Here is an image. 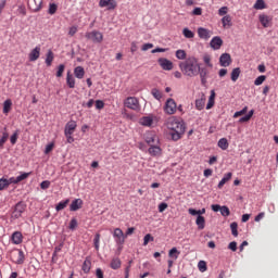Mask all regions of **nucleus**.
<instances>
[{"mask_svg":"<svg viewBox=\"0 0 278 278\" xmlns=\"http://www.w3.org/2000/svg\"><path fill=\"white\" fill-rule=\"evenodd\" d=\"M167 129H169V136L174 142L181 140V136L186 134V122L184 119H177L172 117L166 123Z\"/></svg>","mask_w":278,"mask_h":278,"instance_id":"obj_1","label":"nucleus"},{"mask_svg":"<svg viewBox=\"0 0 278 278\" xmlns=\"http://www.w3.org/2000/svg\"><path fill=\"white\" fill-rule=\"evenodd\" d=\"M199 66H201V63H199V59L195 56H189L185 62L179 63L181 73L187 77H197L199 75Z\"/></svg>","mask_w":278,"mask_h":278,"instance_id":"obj_2","label":"nucleus"},{"mask_svg":"<svg viewBox=\"0 0 278 278\" xmlns=\"http://www.w3.org/2000/svg\"><path fill=\"white\" fill-rule=\"evenodd\" d=\"M25 210H27V204H25L23 201L17 202L13 207L12 218H21V216H23L25 213Z\"/></svg>","mask_w":278,"mask_h":278,"instance_id":"obj_3","label":"nucleus"},{"mask_svg":"<svg viewBox=\"0 0 278 278\" xmlns=\"http://www.w3.org/2000/svg\"><path fill=\"white\" fill-rule=\"evenodd\" d=\"M125 108H128V110H134L135 112H140V101H138V98L136 97H128L124 101Z\"/></svg>","mask_w":278,"mask_h":278,"instance_id":"obj_4","label":"nucleus"},{"mask_svg":"<svg viewBox=\"0 0 278 278\" xmlns=\"http://www.w3.org/2000/svg\"><path fill=\"white\" fill-rule=\"evenodd\" d=\"M12 262L18 266L25 264V252H23L21 249H14Z\"/></svg>","mask_w":278,"mask_h":278,"instance_id":"obj_5","label":"nucleus"},{"mask_svg":"<svg viewBox=\"0 0 278 278\" xmlns=\"http://www.w3.org/2000/svg\"><path fill=\"white\" fill-rule=\"evenodd\" d=\"M113 238L117 247H123V244H125V239L127 238V236H125V232H123V229L115 228L113 232Z\"/></svg>","mask_w":278,"mask_h":278,"instance_id":"obj_6","label":"nucleus"},{"mask_svg":"<svg viewBox=\"0 0 278 278\" xmlns=\"http://www.w3.org/2000/svg\"><path fill=\"white\" fill-rule=\"evenodd\" d=\"M85 38L92 40V42L101 43L103 42V33L99 30H92L90 33H86Z\"/></svg>","mask_w":278,"mask_h":278,"instance_id":"obj_7","label":"nucleus"},{"mask_svg":"<svg viewBox=\"0 0 278 278\" xmlns=\"http://www.w3.org/2000/svg\"><path fill=\"white\" fill-rule=\"evenodd\" d=\"M164 112L165 114L173 115L175 112H177V102H175V99H167L164 105Z\"/></svg>","mask_w":278,"mask_h":278,"instance_id":"obj_8","label":"nucleus"},{"mask_svg":"<svg viewBox=\"0 0 278 278\" xmlns=\"http://www.w3.org/2000/svg\"><path fill=\"white\" fill-rule=\"evenodd\" d=\"M211 208L213 212H220L224 217L230 216L231 214V211H229V206L227 205L220 206V204H212Z\"/></svg>","mask_w":278,"mask_h":278,"instance_id":"obj_9","label":"nucleus"},{"mask_svg":"<svg viewBox=\"0 0 278 278\" xmlns=\"http://www.w3.org/2000/svg\"><path fill=\"white\" fill-rule=\"evenodd\" d=\"M258 21H260L261 25L265 28L273 26V16H270V15L260 14Z\"/></svg>","mask_w":278,"mask_h":278,"instance_id":"obj_10","label":"nucleus"},{"mask_svg":"<svg viewBox=\"0 0 278 278\" xmlns=\"http://www.w3.org/2000/svg\"><path fill=\"white\" fill-rule=\"evenodd\" d=\"M231 54L225 52L219 56V64L220 66H223L224 68H227V66H231Z\"/></svg>","mask_w":278,"mask_h":278,"instance_id":"obj_11","label":"nucleus"},{"mask_svg":"<svg viewBox=\"0 0 278 278\" xmlns=\"http://www.w3.org/2000/svg\"><path fill=\"white\" fill-rule=\"evenodd\" d=\"M207 67H198V75H200V81L202 86H207Z\"/></svg>","mask_w":278,"mask_h":278,"instance_id":"obj_12","label":"nucleus"},{"mask_svg":"<svg viewBox=\"0 0 278 278\" xmlns=\"http://www.w3.org/2000/svg\"><path fill=\"white\" fill-rule=\"evenodd\" d=\"M157 63L160 64L161 68H163V71H173V63L170 60L166 58H160Z\"/></svg>","mask_w":278,"mask_h":278,"instance_id":"obj_13","label":"nucleus"},{"mask_svg":"<svg viewBox=\"0 0 278 278\" xmlns=\"http://www.w3.org/2000/svg\"><path fill=\"white\" fill-rule=\"evenodd\" d=\"M28 8L33 12H40L42 10V0H28Z\"/></svg>","mask_w":278,"mask_h":278,"instance_id":"obj_14","label":"nucleus"},{"mask_svg":"<svg viewBox=\"0 0 278 278\" xmlns=\"http://www.w3.org/2000/svg\"><path fill=\"white\" fill-rule=\"evenodd\" d=\"M116 0H100L99 7L100 8H108V10H116Z\"/></svg>","mask_w":278,"mask_h":278,"instance_id":"obj_15","label":"nucleus"},{"mask_svg":"<svg viewBox=\"0 0 278 278\" xmlns=\"http://www.w3.org/2000/svg\"><path fill=\"white\" fill-rule=\"evenodd\" d=\"M210 46L212 47V49L214 51H218V49H220V47H223V39L219 36H215L210 41Z\"/></svg>","mask_w":278,"mask_h":278,"instance_id":"obj_16","label":"nucleus"},{"mask_svg":"<svg viewBox=\"0 0 278 278\" xmlns=\"http://www.w3.org/2000/svg\"><path fill=\"white\" fill-rule=\"evenodd\" d=\"M31 175V172L29 173H21L20 176L17 177H11L10 178V182L11 184H21V181H25V179H27V177H29Z\"/></svg>","mask_w":278,"mask_h":278,"instance_id":"obj_17","label":"nucleus"},{"mask_svg":"<svg viewBox=\"0 0 278 278\" xmlns=\"http://www.w3.org/2000/svg\"><path fill=\"white\" fill-rule=\"evenodd\" d=\"M84 205V200L81 199H75L71 205H70V212H77L78 210H81V206Z\"/></svg>","mask_w":278,"mask_h":278,"instance_id":"obj_18","label":"nucleus"},{"mask_svg":"<svg viewBox=\"0 0 278 278\" xmlns=\"http://www.w3.org/2000/svg\"><path fill=\"white\" fill-rule=\"evenodd\" d=\"M75 129H77V122L70 121L65 125L64 134H74Z\"/></svg>","mask_w":278,"mask_h":278,"instance_id":"obj_19","label":"nucleus"},{"mask_svg":"<svg viewBox=\"0 0 278 278\" xmlns=\"http://www.w3.org/2000/svg\"><path fill=\"white\" fill-rule=\"evenodd\" d=\"M29 62H36L40 58V46L35 47L28 55Z\"/></svg>","mask_w":278,"mask_h":278,"instance_id":"obj_20","label":"nucleus"},{"mask_svg":"<svg viewBox=\"0 0 278 278\" xmlns=\"http://www.w3.org/2000/svg\"><path fill=\"white\" fill-rule=\"evenodd\" d=\"M198 36L202 40H210V38H211L210 30L207 28H203V27L198 28Z\"/></svg>","mask_w":278,"mask_h":278,"instance_id":"obj_21","label":"nucleus"},{"mask_svg":"<svg viewBox=\"0 0 278 278\" xmlns=\"http://www.w3.org/2000/svg\"><path fill=\"white\" fill-rule=\"evenodd\" d=\"M11 241L13 244H21L23 242V233L21 231H15L11 236Z\"/></svg>","mask_w":278,"mask_h":278,"instance_id":"obj_22","label":"nucleus"},{"mask_svg":"<svg viewBox=\"0 0 278 278\" xmlns=\"http://www.w3.org/2000/svg\"><path fill=\"white\" fill-rule=\"evenodd\" d=\"M148 153L152 155V157H156V155H162V148H160V146H150Z\"/></svg>","mask_w":278,"mask_h":278,"instance_id":"obj_23","label":"nucleus"},{"mask_svg":"<svg viewBox=\"0 0 278 278\" xmlns=\"http://www.w3.org/2000/svg\"><path fill=\"white\" fill-rule=\"evenodd\" d=\"M8 128L4 127V131H2V136L0 138V151L4 149L8 139L10 138V134H8Z\"/></svg>","mask_w":278,"mask_h":278,"instance_id":"obj_24","label":"nucleus"},{"mask_svg":"<svg viewBox=\"0 0 278 278\" xmlns=\"http://www.w3.org/2000/svg\"><path fill=\"white\" fill-rule=\"evenodd\" d=\"M123 262L121 261V258L114 257L111 260L110 268H112V270H118V268H121Z\"/></svg>","mask_w":278,"mask_h":278,"instance_id":"obj_25","label":"nucleus"},{"mask_svg":"<svg viewBox=\"0 0 278 278\" xmlns=\"http://www.w3.org/2000/svg\"><path fill=\"white\" fill-rule=\"evenodd\" d=\"M231 177H233V174L231 172L225 174L219 184L217 185V188L220 190L223 186H225V184H227V181L231 179Z\"/></svg>","mask_w":278,"mask_h":278,"instance_id":"obj_26","label":"nucleus"},{"mask_svg":"<svg viewBox=\"0 0 278 278\" xmlns=\"http://www.w3.org/2000/svg\"><path fill=\"white\" fill-rule=\"evenodd\" d=\"M74 75L77 79H84V76L86 75V71L83 66H77L74 68Z\"/></svg>","mask_w":278,"mask_h":278,"instance_id":"obj_27","label":"nucleus"},{"mask_svg":"<svg viewBox=\"0 0 278 278\" xmlns=\"http://www.w3.org/2000/svg\"><path fill=\"white\" fill-rule=\"evenodd\" d=\"M195 225L200 230L205 229V217H203V215H198L195 219Z\"/></svg>","mask_w":278,"mask_h":278,"instance_id":"obj_28","label":"nucleus"},{"mask_svg":"<svg viewBox=\"0 0 278 278\" xmlns=\"http://www.w3.org/2000/svg\"><path fill=\"white\" fill-rule=\"evenodd\" d=\"M90 268H92V262L89 258H86L83 263L81 270L85 275H88V273H90Z\"/></svg>","mask_w":278,"mask_h":278,"instance_id":"obj_29","label":"nucleus"},{"mask_svg":"<svg viewBox=\"0 0 278 278\" xmlns=\"http://www.w3.org/2000/svg\"><path fill=\"white\" fill-rule=\"evenodd\" d=\"M217 147H219L222 151H227L229 149V141L227 140V138H222L218 140Z\"/></svg>","mask_w":278,"mask_h":278,"instance_id":"obj_30","label":"nucleus"},{"mask_svg":"<svg viewBox=\"0 0 278 278\" xmlns=\"http://www.w3.org/2000/svg\"><path fill=\"white\" fill-rule=\"evenodd\" d=\"M140 124L143 127H151L153 125V118L150 116H144L140 118Z\"/></svg>","mask_w":278,"mask_h":278,"instance_id":"obj_31","label":"nucleus"},{"mask_svg":"<svg viewBox=\"0 0 278 278\" xmlns=\"http://www.w3.org/2000/svg\"><path fill=\"white\" fill-rule=\"evenodd\" d=\"M66 84H67L68 88H75V77L73 76L71 71L67 72Z\"/></svg>","mask_w":278,"mask_h":278,"instance_id":"obj_32","label":"nucleus"},{"mask_svg":"<svg viewBox=\"0 0 278 278\" xmlns=\"http://www.w3.org/2000/svg\"><path fill=\"white\" fill-rule=\"evenodd\" d=\"M12 110V100L7 99L3 102V114H10V111Z\"/></svg>","mask_w":278,"mask_h":278,"instance_id":"obj_33","label":"nucleus"},{"mask_svg":"<svg viewBox=\"0 0 278 278\" xmlns=\"http://www.w3.org/2000/svg\"><path fill=\"white\" fill-rule=\"evenodd\" d=\"M68 203H71L70 199L59 202L55 206L56 212H62V210H65V207H66V205H68Z\"/></svg>","mask_w":278,"mask_h":278,"instance_id":"obj_34","label":"nucleus"},{"mask_svg":"<svg viewBox=\"0 0 278 278\" xmlns=\"http://www.w3.org/2000/svg\"><path fill=\"white\" fill-rule=\"evenodd\" d=\"M146 142L149 147H153L152 142H157V144H160V138L155 135H151L150 137H146Z\"/></svg>","mask_w":278,"mask_h":278,"instance_id":"obj_35","label":"nucleus"},{"mask_svg":"<svg viewBox=\"0 0 278 278\" xmlns=\"http://www.w3.org/2000/svg\"><path fill=\"white\" fill-rule=\"evenodd\" d=\"M188 213L191 216H203V214H205V208H202V210L189 208Z\"/></svg>","mask_w":278,"mask_h":278,"instance_id":"obj_36","label":"nucleus"},{"mask_svg":"<svg viewBox=\"0 0 278 278\" xmlns=\"http://www.w3.org/2000/svg\"><path fill=\"white\" fill-rule=\"evenodd\" d=\"M240 73H241L240 67L233 68L230 75L231 81H238V78L240 77Z\"/></svg>","mask_w":278,"mask_h":278,"instance_id":"obj_37","label":"nucleus"},{"mask_svg":"<svg viewBox=\"0 0 278 278\" xmlns=\"http://www.w3.org/2000/svg\"><path fill=\"white\" fill-rule=\"evenodd\" d=\"M53 59H54L53 51L48 50L47 55H46V64H47V66H51V64H53Z\"/></svg>","mask_w":278,"mask_h":278,"instance_id":"obj_38","label":"nucleus"},{"mask_svg":"<svg viewBox=\"0 0 278 278\" xmlns=\"http://www.w3.org/2000/svg\"><path fill=\"white\" fill-rule=\"evenodd\" d=\"M203 62L207 68H214V64H212V56L210 54L203 55Z\"/></svg>","mask_w":278,"mask_h":278,"instance_id":"obj_39","label":"nucleus"},{"mask_svg":"<svg viewBox=\"0 0 278 278\" xmlns=\"http://www.w3.org/2000/svg\"><path fill=\"white\" fill-rule=\"evenodd\" d=\"M253 8L254 10H264L266 8V2H264V0H256Z\"/></svg>","mask_w":278,"mask_h":278,"instance_id":"obj_40","label":"nucleus"},{"mask_svg":"<svg viewBox=\"0 0 278 278\" xmlns=\"http://www.w3.org/2000/svg\"><path fill=\"white\" fill-rule=\"evenodd\" d=\"M222 23H223V27H231V15H225L223 18H222Z\"/></svg>","mask_w":278,"mask_h":278,"instance_id":"obj_41","label":"nucleus"},{"mask_svg":"<svg viewBox=\"0 0 278 278\" xmlns=\"http://www.w3.org/2000/svg\"><path fill=\"white\" fill-rule=\"evenodd\" d=\"M18 134H21L20 129H16L12 136L10 137V142L11 144H16L17 140H18Z\"/></svg>","mask_w":278,"mask_h":278,"instance_id":"obj_42","label":"nucleus"},{"mask_svg":"<svg viewBox=\"0 0 278 278\" xmlns=\"http://www.w3.org/2000/svg\"><path fill=\"white\" fill-rule=\"evenodd\" d=\"M181 252H179L178 250H177V248H172L170 250H169V252H168V256L169 257H174V260H177V257H179V254H180Z\"/></svg>","mask_w":278,"mask_h":278,"instance_id":"obj_43","label":"nucleus"},{"mask_svg":"<svg viewBox=\"0 0 278 278\" xmlns=\"http://www.w3.org/2000/svg\"><path fill=\"white\" fill-rule=\"evenodd\" d=\"M230 229H231V235H232L235 238H238V223L232 222V223L230 224Z\"/></svg>","mask_w":278,"mask_h":278,"instance_id":"obj_44","label":"nucleus"},{"mask_svg":"<svg viewBox=\"0 0 278 278\" xmlns=\"http://www.w3.org/2000/svg\"><path fill=\"white\" fill-rule=\"evenodd\" d=\"M182 36H185V38H194V33L186 27L182 29Z\"/></svg>","mask_w":278,"mask_h":278,"instance_id":"obj_45","label":"nucleus"},{"mask_svg":"<svg viewBox=\"0 0 278 278\" xmlns=\"http://www.w3.org/2000/svg\"><path fill=\"white\" fill-rule=\"evenodd\" d=\"M10 178L5 179V178H0V190H3L5 188H8V186H10Z\"/></svg>","mask_w":278,"mask_h":278,"instance_id":"obj_46","label":"nucleus"},{"mask_svg":"<svg viewBox=\"0 0 278 278\" xmlns=\"http://www.w3.org/2000/svg\"><path fill=\"white\" fill-rule=\"evenodd\" d=\"M195 108L199 111L203 110V108H205V99L195 100Z\"/></svg>","mask_w":278,"mask_h":278,"instance_id":"obj_47","label":"nucleus"},{"mask_svg":"<svg viewBox=\"0 0 278 278\" xmlns=\"http://www.w3.org/2000/svg\"><path fill=\"white\" fill-rule=\"evenodd\" d=\"M151 94L156 99V101H160L162 99V92L157 88H153L151 90Z\"/></svg>","mask_w":278,"mask_h":278,"instance_id":"obj_48","label":"nucleus"},{"mask_svg":"<svg viewBox=\"0 0 278 278\" xmlns=\"http://www.w3.org/2000/svg\"><path fill=\"white\" fill-rule=\"evenodd\" d=\"M198 268L200 273H205V270H207V263L205 261H200L198 263Z\"/></svg>","mask_w":278,"mask_h":278,"instance_id":"obj_49","label":"nucleus"},{"mask_svg":"<svg viewBox=\"0 0 278 278\" xmlns=\"http://www.w3.org/2000/svg\"><path fill=\"white\" fill-rule=\"evenodd\" d=\"M155 240V238L153 236H151V233H148L143 237V247H147V244H149V242H153Z\"/></svg>","mask_w":278,"mask_h":278,"instance_id":"obj_50","label":"nucleus"},{"mask_svg":"<svg viewBox=\"0 0 278 278\" xmlns=\"http://www.w3.org/2000/svg\"><path fill=\"white\" fill-rule=\"evenodd\" d=\"M176 58H177V60H186V58H187L186 50H177Z\"/></svg>","mask_w":278,"mask_h":278,"instance_id":"obj_51","label":"nucleus"},{"mask_svg":"<svg viewBox=\"0 0 278 278\" xmlns=\"http://www.w3.org/2000/svg\"><path fill=\"white\" fill-rule=\"evenodd\" d=\"M264 81H266V76L261 75L254 80V86H262V84H264Z\"/></svg>","mask_w":278,"mask_h":278,"instance_id":"obj_52","label":"nucleus"},{"mask_svg":"<svg viewBox=\"0 0 278 278\" xmlns=\"http://www.w3.org/2000/svg\"><path fill=\"white\" fill-rule=\"evenodd\" d=\"M68 229H71V231H75L77 229V218L73 217L71 219Z\"/></svg>","mask_w":278,"mask_h":278,"instance_id":"obj_53","label":"nucleus"},{"mask_svg":"<svg viewBox=\"0 0 278 278\" xmlns=\"http://www.w3.org/2000/svg\"><path fill=\"white\" fill-rule=\"evenodd\" d=\"M249 111V106H244L241 111H237L233 114V118H238L240 116H243V114H245Z\"/></svg>","mask_w":278,"mask_h":278,"instance_id":"obj_54","label":"nucleus"},{"mask_svg":"<svg viewBox=\"0 0 278 278\" xmlns=\"http://www.w3.org/2000/svg\"><path fill=\"white\" fill-rule=\"evenodd\" d=\"M55 12H58V4L55 3H50L49 5V10H48V14H55Z\"/></svg>","mask_w":278,"mask_h":278,"instance_id":"obj_55","label":"nucleus"},{"mask_svg":"<svg viewBox=\"0 0 278 278\" xmlns=\"http://www.w3.org/2000/svg\"><path fill=\"white\" fill-rule=\"evenodd\" d=\"M65 68H66V65L60 64L58 66V71H56V77H62V75H64V70Z\"/></svg>","mask_w":278,"mask_h":278,"instance_id":"obj_56","label":"nucleus"},{"mask_svg":"<svg viewBox=\"0 0 278 278\" xmlns=\"http://www.w3.org/2000/svg\"><path fill=\"white\" fill-rule=\"evenodd\" d=\"M101 240V235L100 233H96L94 239H93V244H94V249L96 251H99V242Z\"/></svg>","mask_w":278,"mask_h":278,"instance_id":"obj_57","label":"nucleus"},{"mask_svg":"<svg viewBox=\"0 0 278 278\" xmlns=\"http://www.w3.org/2000/svg\"><path fill=\"white\" fill-rule=\"evenodd\" d=\"M50 187H51V181L49 180H43L40 182L41 190H49Z\"/></svg>","mask_w":278,"mask_h":278,"instance_id":"obj_58","label":"nucleus"},{"mask_svg":"<svg viewBox=\"0 0 278 278\" xmlns=\"http://www.w3.org/2000/svg\"><path fill=\"white\" fill-rule=\"evenodd\" d=\"M131 264H134V261L132 260H130L129 262H128V265L126 266V268H125V277L124 278H129V270H131Z\"/></svg>","mask_w":278,"mask_h":278,"instance_id":"obj_59","label":"nucleus"},{"mask_svg":"<svg viewBox=\"0 0 278 278\" xmlns=\"http://www.w3.org/2000/svg\"><path fill=\"white\" fill-rule=\"evenodd\" d=\"M55 147V144L53 142L49 143L46 146V149H45V154L46 155H49V153H51L53 151V148Z\"/></svg>","mask_w":278,"mask_h":278,"instance_id":"obj_60","label":"nucleus"},{"mask_svg":"<svg viewBox=\"0 0 278 278\" xmlns=\"http://www.w3.org/2000/svg\"><path fill=\"white\" fill-rule=\"evenodd\" d=\"M228 249H229L230 251H233V252L238 251V242L231 241V242L228 244Z\"/></svg>","mask_w":278,"mask_h":278,"instance_id":"obj_61","label":"nucleus"},{"mask_svg":"<svg viewBox=\"0 0 278 278\" xmlns=\"http://www.w3.org/2000/svg\"><path fill=\"white\" fill-rule=\"evenodd\" d=\"M103 108H105V102H103L102 100H97L96 110H103Z\"/></svg>","mask_w":278,"mask_h":278,"instance_id":"obj_62","label":"nucleus"},{"mask_svg":"<svg viewBox=\"0 0 278 278\" xmlns=\"http://www.w3.org/2000/svg\"><path fill=\"white\" fill-rule=\"evenodd\" d=\"M168 208V204L166 202H162L159 204V212L162 213Z\"/></svg>","mask_w":278,"mask_h":278,"instance_id":"obj_63","label":"nucleus"},{"mask_svg":"<svg viewBox=\"0 0 278 278\" xmlns=\"http://www.w3.org/2000/svg\"><path fill=\"white\" fill-rule=\"evenodd\" d=\"M96 277H97V278H104V276H103V269L97 268V269H96Z\"/></svg>","mask_w":278,"mask_h":278,"instance_id":"obj_64","label":"nucleus"}]
</instances>
